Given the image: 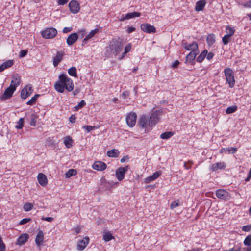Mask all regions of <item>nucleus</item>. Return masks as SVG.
<instances>
[{
  "label": "nucleus",
  "instance_id": "nucleus-1",
  "mask_svg": "<svg viewBox=\"0 0 251 251\" xmlns=\"http://www.w3.org/2000/svg\"><path fill=\"white\" fill-rule=\"evenodd\" d=\"M59 80L54 84V88L57 92L63 93L66 89L69 92L72 91L74 87L73 80L65 74L59 75Z\"/></svg>",
  "mask_w": 251,
  "mask_h": 251
},
{
  "label": "nucleus",
  "instance_id": "nucleus-2",
  "mask_svg": "<svg viewBox=\"0 0 251 251\" xmlns=\"http://www.w3.org/2000/svg\"><path fill=\"white\" fill-rule=\"evenodd\" d=\"M124 40L120 38L113 39L106 48V55L108 57L117 56L123 49Z\"/></svg>",
  "mask_w": 251,
  "mask_h": 251
},
{
  "label": "nucleus",
  "instance_id": "nucleus-3",
  "mask_svg": "<svg viewBox=\"0 0 251 251\" xmlns=\"http://www.w3.org/2000/svg\"><path fill=\"white\" fill-rule=\"evenodd\" d=\"M224 73L226 81L229 84V87H233L235 85V80L233 70L230 68L226 67L224 70Z\"/></svg>",
  "mask_w": 251,
  "mask_h": 251
},
{
  "label": "nucleus",
  "instance_id": "nucleus-4",
  "mask_svg": "<svg viewBox=\"0 0 251 251\" xmlns=\"http://www.w3.org/2000/svg\"><path fill=\"white\" fill-rule=\"evenodd\" d=\"M57 33V30L53 27H50L42 31L41 34L43 38L50 39L54 37Z\"/></svg>",
  "mask_w": 251,
  "mask_h": 251
},
{
  "label": "nucleus",
  "instance_id": "nucleus-5",
  "mask_svg": "<svg viewBox=\"0 0 251 251\" xmlns=\"http://www.w3.org/2000/svg\"><path fill=\"white\" fill-rule=\"evenodd\" d=\"M162 114V111L159 110H156L152 112V114L150 117L149 120L151 126H154L157 123L159 120V116Z\"/></svg>",
  "mask_w": 251,
  "mask_h": 251
},
{
  "label": "nucleus",
  "instance_id": "nucleus-6",
  "mask_svg": "<svg viewBox=\"0 0 251 251\" xmlns=\"http://www.w3.org/2000/svg\"><path fill=\"white\" fill-rule=\"evenodd\" d=\"M33 90L31 84L26 85L21 91V97L23 99H25L32 93Z\"/></svg>",
  "mask_w": 251,
  "mask_h": 251
},
{
  "label": "nucleus",
  "instance_id": "nucleus-7",
  "mask_svg": "<svg viewBox=\"0 0 251 251\" xmlns=\"http://www.w3.org/2000/svg\"><path fill=\"white\" fill-rule=\"evenodd\" d=\"M182 46L187 50L198 52V45L196 42H193L191 44H188L186 42L182 41Z\"/></svg>",
  "mask_w": 251,
  "mask_h": 251
},
{
  "label": "nucleus",
  "instance_id": "nucleus-8",
  "mask_svg": "<svg viewBox=\"0 0 251 251\" xmlns=\"http://www.w3.org/2000/svg\"><path fill=\"white\" fill-rule=\"evenodd\" d=\"M129 168V166H126L125 167H120L116 170V176L119 181H122L124 178L125 174Z\"/></svg>",
  "mask_w": 251,
  "mask_h": 251
},
{
  "label": "nucleus",
  "instance_id": "nucleus-9",
  "mask_svg": "<svg viewBox=\"0 0 251 251\" xmlns=\"http://www.w3.org/2000/svg\"><path fill=\"white\" fill-rule=\"evenodd\" d=\"M137 115L134 112L129 113L126 117V123L129 127H133L136 123Z\"/></svg>",
  "mask_w": 251,
  "mask_h": 251
},
{
  "label": "nucleus",
  "instance_id": "nucleus-10",
  "mask_svg": "<svg viewBox=\"0 0 251 251\" xmlns=\"http://www.w3.org/2000/svg\"><path fill=\"white\" fill-rule=\"evenodd\" d=\"M150 123V120L145 115H142L140 117L138 121V124L139 126L143 128H146L148 126H152Z\"/></svg>",
  "mask_w": 251,
  "mask_h": 251
},
{
  "label": "nucleus",
  "instance_id": "nucleus-11",
  "mask_svg": "<svg viewBox=\"0 0 251 251\" xmlns=\"http://www.w3.org/2000/svg\"><path fill=\"white\" fill-rule=\"evenodd\" d=\"M12 80L9 87L14 88L16 90V88L20 84L21 78L18 74H15L12 76Z\"/></svg>",
  "mask_w": 251,
  "mask_h": 251
},
{
  "label": "nucleus",
  "instance_id": "nucleus-12",
  "mask_svg": "<svg viewBox=\"0 0 251 251\" xmlns=\"http://www.w3.org/2000/svg\"><path fill=\"white\" fill-rule=\"evenodd\" d=\"M15 91V90L14 88H12L9 86L5 89L4 93L0 97V100H4L10 99L11 97H12Z\"/></svg>",
  "mask_w": 251,
  "mask_h": 251
},
{
  "label": "nucleus",
  "instance_id": "nucleus-13",
  "mask_svg": "<svg viewBox=\"0 0 251 251\" xmlns=\"http://www.w3.org/2000/svg\"><path fill=\"white\" fill-rule=\"evenodd\" d=\"M216 195L219 199L224 200H228L230 197L229 193L224 189H219L217 190Z\"/></svg>",
  "mask_w": 251,
  "mask_h": 251
},
{
  "label": "nucleus",
  "instance_id": "nucleus-14",
  "mask_svg": "<svg viewBox=\"0 0 251 251\" xmlns=\"http://www.w3.org/2000/svg\"><path fill=\"white\" fill-rule=\"evenodd\" d=\"M141 29L144 32L148 33H155L156 32L155 27L147 23L142 24L141 25Z\"/></svg>",
  "mask_w": 251,
  "mask_h": 251
},
{
  "label": "nucleus",
  "instance_id": "nucleus-15",
  "mask_svg": "<svg viewBox=\"0 0 251 251\" xmlns=\"http://www.w3.org/2000/svg\"><path fill=\"white\" fill-rule=\"evenodd\" d=\"M70 11L74 14L77 13L80 10L79 4L75 0H72L69 4Z\"/></svg>",
  "mask_w": 251,
  "mask_h": 251
},
{
  "label": "nucleus",
  "instance_id": "nucleus-16",
  "mask_svg": "<svg viewBox=\"0 0 251 251\" xmlns=\"http://www.w3.org/2000/svg\"><path fill=\"white\" fill-rule=\"evenodd\" d=\"M64 53L62 51H57L55 56L53 58V64L54 67H57L62 61Z\"/></svg>",
  "mask_w": 251,
  "mask_h": 251
},
{
  "label": "nucleus",
  "instance_id": "nucleus-17",
  "mask_svg": "<svg viewBox=\"0 0 251 251\" xmlns=\"http://www.w3.org/2000/svg\"><path fill=\"white\" fill-rule=\"evenodd\" d=\"M107 165L101 161H96L92 165L94 169L97 171H103L106 168Z\"/></svg>",
  "mask_w": 251,
  "mask_h": 251
},
{
  "label": "nucleus",
  "instance_id": "nucleus-18",
  "mask_svg": "<svg viewBox=\"0 0 251 251\" xmlns=\"http://www.w3.org/2000/svg\"><path fill=\"white\" fill-rule=\"evenodd\" d=\"M78 36L76 33H71L67 38L66 42L69 46H71L78 39Z\"/></svg>",
  "mask_w": 251,
  "mask_h": 251
},
{
  "label": "nucleus",
  "instance_id": "nucleus-19",
  "mask_svg": "<svg viewBox=\"0 0 251 251\" xmlns=\"http://www.w3.org/2000/svg\"><path fill=\"white\" fill-rule=\"evenodd\" d=\"M89 242V238L88 237H85L81 241H80L77 244V249L79 251L83 250Z\"/></svg>",
  "mask_w": 251,
  "mask_h": 251
},
{
  "label": "nucleus",
  "instance_id": "nucleus-20",
  "mask_svg": "<svg viewBox=\"0 0 251 251\" xmlns=\"http://www.w3.org/2000/svg\"><path fill=\"white\" fill-rule=\"evenodd\" d=\"M198 54V52L191 51L186 56L185 63L187 64H193V62Z\"/></svg>",
  "mask_w": 251,
  "mask_h": 251
},
{
  "label": "nucleus",
  "instance_id": "nucleus-21",
  "mask_svg": "<svg viewBox=\"0 0 251 251\" xmlns=\"http://www.w3.org/2000/svg\"><path fill=\"white\" fill-rule=\"evenodd\" d=\"M37 179L39 183L42 186H45L48 183L46 176L42 173L38 174Z\"/></svg>",
  "mask_w": 251,
  "mask_h": 251
},
{
  "label": "nucleus",
  "instance_id": "nucleus-22",
  "mask_svg": "<svg viewBox=\"0 0 251 251\" xmlns=\"http://www.w3.org/2000/svg\"><path fill=\"white\" fill-rule=\"evenodd\" d=\"M226 164L224 162H219L211 165L210 170L214 172L216 171L218 169H224L226 167Z\"/></svg>",
  "mask_w": 251,
  "mask_h": 251
},
{
  "label": "nucleus",
  "instance_id": "nucleus-23",
  "mask_svg": "<svg viewBox=\"0 0 251 251\" xmlns=\"http://www.w3.org/2000/svg\"><path fill=\"white\" fill-rule=\"evenodd\" d=\"M44 233L42 230L38 232L35 238V243L38 247H40L42 245L44 240Z\"/></svg>",
  "mask_w": 251,
  "mask_h": 251
},
{
  "label": "nucleus",
  "instance_id": "nucleus-24",
  "mask_svg": "<svg viewBox=\"0 0 251 251\" xmlns=\"http://www.w3.org/2000/svg\"><path fill=\"white\" fill-rule=\"evenodd\" d=\"M161 173L160 171L155 172L151 176L147 177L145 180V182L146 183H149L152 181L155 180L159 177V176L161 175Z\"/></svg>",
  "mask_w": 251,
  "mask_h": 251
},
{
  "label": "nucleus",
  "instance_id": "nucleus-25",
  "mask_svg": "<svg viewBox=\"0 0 251 251\" xmlns=\"http://www.w3.org/2000/svg\"><path fill=\"white\" fill-rule=\"evenodd\" d=\"M206 1L205 0H201L198 1L196 3L195 10L196 11H202L206 5Z\"/></svg>",
  "mask_w": 251,
  "mask_h": 251
},
{
  "label": "nucleus",
  "instance_id": "nucleus-26",
  "mask_svg": "<svg viewBox=\"0 0 251 251\" xmlns=\"http://www.w3.org/2000/svg\"><path fill=\"white\" fill-rule=\"evenodd\" d=\"M110 188V184L107 182L105 179L100 180V190L104 191Z\"/></svg>",
  "mask_w": 251,
  "mask_h": 251
},
{
  "label": "nucleus",
  "instance_id": "nucleus-27",
  "mask_svg": "<svg viewBox=\"0 0 251 251\" xmlns=\"http://www.w3.org/2000/svg\"><path fill=\"white\" fill-rule=\"evenodd\" d=\"M29 238L28 234L26 233L22 234L18 238L17 241L19 245H23L25 243Z\"/></svg>",
  "mask_w": 251,
  "mask_h": 251
},
{
  "label": "nucleus",
  "instance_id": "nucleus-28",
  "mask_svg": "<svg viewBox=\"0 0 251 251\" xmlns=\"http://www.w3.org/2000/svg\"><path fill=\"white\" fill-rule=\"evenodd\" d=\"M13 61L12 60H9L5 62H3L0 66V72L3 71L5 69L10 67L13 65Z\"/></svg>",
  "mask_w": 251,
  "mask_h": 251
},
{
  "label": "nucleus",
  "instance_id": "nucleus-29",
  "mask_svg": "<svg viewBox=\"0 0 251 251\" xmlns=\"http://www.w3.org/2000/svg\"><path fill=\"white\" fill-rule=\"evenodd\" d=\"M206 42L208 46L213 45L215 42V35L213 34H208L206 37Z\"/></svg>",
  "mask_w": 251,
  "mask_h": 251
},
{
  "label": "nucleus",
  "instance_id": "nucleus-30",
  "mask_svg": "<svg viewBox=\"0 0 251 251\" xmlns=\"http://www.w3.org/2000/svg\"><path fill=\"white\" fill-rule=\"evenodd\" d=\"M114 237L112 234L109 231H104L103 234V239L105 242H108L112 239H114Z\"/></svg>",
  "mask_w": 251,
  "mask_h": 251
},
{
  "label": "nucleus",
  "instance_id": "nucleus-31",
  "mask_svg": "<svg viewBox=\"0 0 251 251\" xmlns=\"http://www.w3.org/2000/svg\"><path fill=\"white\" fill-rule=\"evenodd\" d=\"M119 155V151L116 149L107 151V155L110 157H117Z\"/></svg>",
  "mask_w": 251,
  "mask_h": 251
},
{
  "label": "nucleus",
  "instance_id": "nucleus-32",
  "mask_svg": "<svg viewBox=\"0 0 251 251\" xmlns=\"http://www.w3.org/2000/svg\"><path fill=\"white\" fill-rule=\"evenodd\" d=\"M131 44H128L124 49V52L122 53V54L118 57V59L120 60H122L124 58L125 55L127 53L129 52L131 50Z\"/></svg>",
  "mask_w": 251,
  "mask_h": 251
},
{
  "label": "nucleus",
  "instance_id": "nucleus-33",
  "mask_svg": "<svg viewBox=\"0 0 251 251\" xmlns=\"http://www.w3.org/2000/svg\"><path fill=\"white\" fill-rule=\"evenodd\" d=\"M73 140L70 136H66L64 138V143L67 148H70L72 146Z\"/></svg>",
  "mask_w": 251,
  "mask_h": 251
},
{
  "label": "nucleus",
  "instance_id": "nucleus-34",
  "mask_svg": "<svg viewBox=\"0 0 251 251\" xmlns=\"http://www.w3.org/2000/svg\"><path fill=\"white\" fill-rule=\"evenodd\" d=\"M99 31L98 28H96L94 30H92L84 39L83 43L89 40L90 38L93 37Z\"/></svg>",
  "mask_w": 251,
  "mask_h": 251
},
{
  "label": "nucleus",
  "instance_id": "nucleus-35",
  "mask_svg": "<svg viewBox=\"0 0 251 251\" xmlns=\"http://www.w3.org/2000/svg\"><path fill=\"white\" fill-rule=\"evenodd\" d=\"M226 32L227 35L232 37L235 32V30L234 27H231L229 25H227L226 27Z\"/></svg>",
  "mask_w": 251,
  "mask_h": 251
},
{
  "label": "nucleus",
  "instance_id": "nucleus-36",
  "mask_svg": "<svg viewBox=\"0 0 251 251\" xmlns=\"http://www.w3.org/2000/svg\"><path fill=\"white\" fill-rule=\"evenodd\" d=\"M207 50H204L197 57V61L198 62H201L206 56L207 54Z\"/></svg>",
  "mask_w": 251,
  "mask_h": 251
},
{
  "label": "nucleus",
  "instance_id": "nucleus-37",
  "mask_svg": "<svg viewBox=\"0 0 251 251\" xmlns=\"http://www.w3.org/2000/svg\"><path fill=\"white\" fill-rule=\"evenodd\" d=\"M141 15L140 13L137 12H133L131 13H129L127 14L125 16V19H129L132 18L136 17H139Z\"/></svg>",
  "mask_w": 251,
  "mask_h": 251
},
{
  "label": "nucleus",
  "instance_id": "nucleus-38",
  "mask_svg": "<svg viewBox=\"0 0 251 251\" xmlns=\"http://www.w3.org/2000/svg\"><path fill=\"white\" fill-rule=\"evenodd\" d=\"M77 173L76 170L71 169H69L66 173L65 176L67 178H70V177L75 176Z\"/></svg>",
  "mask_w": 251,
  "mask_h": 251
},
{
  "label": "nucleus",
  "instance_id": "nucleus-39",
  "mask_svg": "<svg viewBox=\"0 0 251 251\" xmlns=\"http://www.w3.org/2000/svg\"><path fill=\"white\" fill-rule=\"evenodd\" d=\"M68 72L70 76L77 77L76 68L75 67H72L69 68Z\"/></svg>",
  "mask_w": 251,
  "mask_h": 251
},
{
  "label": "nucleus",
  "instance_id": "nucleus-40",
  "mask_svg": "<svg viewBox=\"0 0 251 251\" xmlns=\"http://www.w3.org/2000/svg\"><path fill=\"white\" fill-rule=\"evenodd\" d=\"M37 116L35 114L32 113L30 117V125L32 126H35L36 123Z\"/></svg>",
  "mask_w": 251,
  "mask_h": 251
},
{
  "label": "nucleus",
  "instance_id": "nucleus-41",
  "mask_svg": "<svg viewBox=\"0 0 251 251\" xmlns=\"http://www.w3.org/2000/svg\"><path fill=\"white\" fill-rule=\"evenodd\" d=\"M237 110V107L236 105H233L228 107L226 110V112L227 114H229L235 112Z\"/></svg>",
  "mask_w": 251,
  "mask_h": 251
},
{
  "label": "nucleus",
  "instance_id": "nucleus-42",
  "mask_svg": "<svg viewBox=\"0 0 251 251\" xmlns=\"http://www.w3.org/2000/svg\"><path fill=\"white\" fill-rule=\"evenodd\" d=\"M40 95L39 94L35 95L33 97H32V98L29 100H28L26 102V104L29 105H33L36 102L37 99L40 97Z\"/></svg>",
  "mask_w": 251,
  "mask_h": 251
},
{
  "label": "nucleus",
  "instance_id": "nucleus-43",
  "mask_svg": "<svg viewBox=\"0 0 251 251\" xmlns=\"http://www.w3.org/2000/svg\"><path fill=\"white\" fill-rule=\"evenodd\" d=\"M173 135V133L171 132H165L161 134L160 138L164 139H168L171 138Z\"/></svg>",
  "mask_w": 251,
  "mask_h": 251
},
{
  "label": "nucleus",
  "instance_id": "nucleus-44",
  "mask_svg": "<svg viewBox=\"0 0 251 251\" xmlns=\"http://www.w3.org/2000/svg\"><path fill=\"white\" fill-rule=\"evenodd\" d=\"M231 40V37L227 35L222 37V42L224 45H227Z\"/></svg>",
  "mask_w": 251,
  "mask_h": 251
},
{
  "label": "nucleus",
  "instance_id": "nucleus-45",
  "mask_svg": "<svg viewBox=\"0 0 251 251\" xmlns=\"http://www.w3.org/2000/svg\"><path fill=\"white\" fill-rule=\"evenodd\" d=\"M33 205L31 203H26L24 205L23 209L25 211H29L32 209Z\"/></svg>",
  "mask_w": 251,
  "mask_h": 251
},
{
  "label": "nucleus",
  "instance_id": "nucleus-46",
  "mask_svg": "<svg viewBox=\"0 0 251 251\" xmlns=\"http://www.w3.org/2000/svg\"><path fill=\"white\" fill-rule=\"evenodd\" d=\"M24 118H21L19 119V121L17 123V125L15 126V127L17 129H21L22 128L23 126H24Z\"/></svg>",
  "mask_w": 251,
  "mask_h": 251
},
{
  "label": "nucleus",
  "instance_id": "nucleus-47",
  "mask_svg": "<svg viewBox=\"0 0 251 251\" xmlns=\"http://www.w3.org/2000/svg\"><path fill=\"white\" fill-rule=\"evenodd\" d=\"M244 244L247 246L251 245V235L247 236L244 241Z\"/></svg>",
  "mask_w": 251,
  "mask_h": 251
},
{
  "label": "nucleus",
  "instance_id": "nucleus-48",
  "mask_svg": "<svg viewBox=\"0 0 251 251\" xmlns=\"http://www.w3.org/2000/svg\"><path fill=\"white\" fill-rule=\"evenodd\" d=\"M222 150L225 152L227 151L229 153L233 154L236 152L237 149L235 148H233V147H230V148H224L222 149Z\"/></svg>",
  "mask_w": 251,
  "mask_h": 251
},
{
  "label": "nucleus",
  "instance_id": "nucleus-49",
  "mask_svg": "<svg viewBox=\"0 0 251 251\" xmlns=\"http://www.w3.org/2000/svg\"><path fill=\"white\" fill-rule=\"evenodd\" d=\"M5 249V245L3 243L1 237H0V251H4Z\"/></svg>",
  "mask_w": 251,
  "mask_h": 251
},
{
  "label": "nucleus",
  "instance_id": "nucleus-50",
  "mask_svg": "<svg viewBox=\"0 0 251 251\" xmlns=\"http://www.w3.org/2000/svg\"><path fill=\"white\" fill-rule=\"evenodd\" d=\"M129 92L128 91H125L122 92L121 97L123 99H126L129 96Z\"/></svg>",
  "mask_w": 251,
  "mask_h": 251
},
{
  "label": "nucleus",
  "instance_id": "nucleus-51",
  "mask_svg": "<svg viewBox=\"0 0 251 251\" xmlns=\"http://www.w3.org/2000/svg\"><path fill=\"white\" fill-rule=\"evenodd\" d=\"M82 128H84V129H85L87 130V132H89L91 130H92L94 129H95V127L94 126L86 125V126H84L82 127Z\"/></svg>",
  "mask_w": 251,
  "mask_h": 251
},
{
  "label": "nucleus",
  "instance_id": "nucleus-52",
  "mask_svg": "<svg viewBox=\"0 0 251 251\" xmlns=\"http://www.w3.org/2000/svg\"><path fill=\"white\" fill-rule=\"evenodd\" d=\"M242 229L245 232H248L251 230V225L244 226Z\"/></svg>",
  "mask_w": 251,
  "mask_h": 251
},
{
  "label": "nucleus",
  "instance_id": "nucleus-53",
  "mask_svg": "<svg viewBox=\"0 0 251 251\" xmlns=\"http://www.w3.org/2000/svg\"><path fill=\"white\" fill-rule=\"evenodd\" d=\"M179 205V201L178 200H176L174 201L171 204V208L173 209Z\"/></svg>",
  "mask_w": 251,
  "mask_h": 251
},
{
  "label": "nucleus",
  "instance_id": "nucleus-54",
  "mask_svg": "<svg viewBox=\"0 0 251 251\" xmlns=\"http://www.w3.org/2000/svg\"><path fill=\"white\" fill-rule=\"evenodd\" d=\"M187 164H188V165H187V163L185 162H184V167L186 169H189L191 168V166L193 164V161H189L188 162H187Z\"/></svg>",
  "mask_w": 251,
  "mask_h": 251
},
{
  "label": "nucleus",
  "instance_id": "nucleus-55",
  "mask_svg": "<svg viewBox=\"0 0 251 251\" xmlns=\"http://www.w3.org/2000/svg\"><path fill=\"white\" fill-rule=\"evenodd\" d=\"M27 52L28 51L26 50H22L20 52L19 57L22 58L25 56L27 55Z\"/></svg>",
  "mask_w": 251,
  "mask_h": 251
},
{
  "label": "nucleus",
  "instance_id": "nucleus-56",
  "mask_svg": "<svg viewBox=\"0 0 251 251\" xmlns=\"http://www.w3.org/2000/svg\"><path fill=\"white\" fill-rule=\"evenodd\" d=\"M31 220V219L30 218H24L20 221V222H19V224L20 225H24V224H25L29 222Z\"/></svg>",
  "mask_w": 251,
  "mask_h": 251
},
{
  "label": "nucleus",
  "instance_id": "nucleus-57",
  "mask_svg": "<svg viewBox=\"0 0 251 251\" xmlns=\"http://www.w3.org/2000/svg\"><path fill=\"white\" fill-rule=\"evenodd\" d=\"M41 220L43 221H46L49 222H51L53 220V218L52 217H42L41 218Z\"/></svg>",
  "mask_w": 251,
  "mask_h": 251
},
{
  "label": "nucleus",
  "instance_id": "nucleus-58",
  "mask_svg": "<svg viewBox=\"0 0 251 251\" xmlns=\"http://www.w3.org/2000/svg\"><path fill=\"white\" fill-rule=\"evenodd\" d=\"M69 0H58V4L59 5H63L68 2Z\"/></svg>",
  "mask_w": 251,
  "mask_h": 251
},
{
  "label": "nucleus",
  "instance_id": "nucleus-59",
  "mask_svg": "<svg viewBox=\"0 0 251 251\" xmlns=\"http://www.w3.org/2000/svg\"><path fill=\"white\" fill-rule=\"evenodd\" d=\"M72 30V28L71 27H66L63 28V32L64 33H68V32L71 31Z\"/></svg>",
  "mask_w": 251,
  "mask_h": 251
},
{
  "label": "nucleus",
  "instance_id": "nucleus-60",
  "mask_svg": "<svg viewBox=\"0 0 251 251\" xmlns=\"http://www.w3.org/2000/svg\"><path fill=\"white\" fill-rule=\"evenodd\" d=\"M86 105V102L84 100H81L80 102H79L78 104V107H79V108H82L83 107H84Z\"/></svg>",
  "mask_w": 251,
  "mask_h": 251
},
{
  "label": "nucleus",
  "instance_id": "nucleus-61",
  "mask_svg": "<svg viewBox=\"0 0 251 251\" xmlns=\"http://www.w3.org/2000/svg\"><path fill=\"white\" fill-rule=\"evenodd\" d=\"M76 120V117L74 115H72L69 118V121L72 123H74L75 122Z\"/></svg>",
  "mask_w": 251,
  "mask_h": 251
},
{
  "label": "nucleus",
  "instance_id": "nucleus-62",
  "mask_svg": "<svg viewBox=\"0 0 251 251\" xmlns=\"http://www.w3.org/2000/svg\"><path fill=\"white\" fill-rule=\"evenodd\" d=\"M207 59L208 60H210L214 56V54L212 52H209L207 54Z\"/></svg>",
  "mask_w": 251,
  "mask_h": 251
},
{
  "label": "nucleus",
  "instance_id": "nucleus-63",
  "mask_svg": "<svg viewBox=\"0 0 251 251\" xmlns=\"http://www.w3.org/2000/svg\"><path fill=\"white\" fill-rule=\"evenodd\" d=\"M243 5L245 8H251V0L244 4Z\"/></svg>",
  "mask_w": 251,
  "mask_h": 251
},
{
  "label": "nucleus",
  "instance_id": "nucleus-64",
  "mask_svg": "<svg viewBox=\"0 0 251 251\" xmlns=\"http://www.w3.org/2000/svg\"><path fill=\"white\" fill-rule=\"evenodd\" d=\"M135 30V28L131 26V27H128L127 31L128 33H130L134 31Z\"/></svg>",
  "mask_w": 251,
  "mask_h": 251
}]
</instances>
